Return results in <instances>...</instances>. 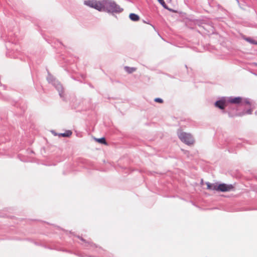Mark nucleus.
I'll list each match as a JSON object with an SVG mask.
<instances>
[{
  "instance_id": "nucleus-7",
  "label": "nucleus",
  "mask_w": 257,
  "mask_h": 257,
  "mask_svg": "<svg viewBox=\"0 0 257 257\" xmlns=\"http://www.w3.org/2000/svg\"><path fill=\"white\" fill-rule=\"evenodd\" d=\"M129 17L131 20L135 21V22L138 21L140 19L139 16L138 15L134 14V13H131Z\"/></svg>"
},
{
  "instance_id": "nucleus-12",
  "label": "nucleus",
  "mask_w": 257,
  "mask_h": 257,
  "mask_svg": "<svg viewBox=\"0 0 257 257\" xmlns=\"http://www.w3.org/2000/svg\"><path fill=\"white\" fill-rule=\"evenodd\" d=\"M97 142H98L99 143L103 144H106V142L105 141V139L104 138H101L100 139H96Z\"/></svg>"
},
{
  "instance_id": "nucleus-16",
  "label": "nucleus",
  "mask_w": 257,
  "mask_h": 257,
  "mask_svg": "<svg viewBox=\"0 0 257 257\" xmlns=\"http://www.w3.org/2000/svg\"><path fill=\"white\" fill-rule=\"evenodd\" d=\"M206 184H207V189H209V190H212V184H211L208 182Z\"/></svg>"
},
{
  "instance_id": "nucleus-1",
  "label": "nucleus",
  "mask_w": 257,
  "mask_h": 257,
  "mask_svg": "<svg viewBox=\"0 0 257 257\" xmlns=\"http://www.w3.org/2000/svg\"><path fill=\"white\" fill-rule=\"evenodd\" d=\"M84 5L94 8L98 11H105L110 13H120L123 11L119 5L113 0H87L84 2Z\"/></svg>"
},
{
  "instance_id": "nucleus-4",
  "label": "nucleus",
  "mask_w": 257,
  "mask_h": 257,
  "mask_svg": "<svg viewBox=\"0 0 257 257\" xmlns=\"http://www.w3.org/2000/svg\"><path fill=\"white\" fill-rule=\"evenodd\" d=\"M233 186L231 184H226L224 183L220 184L218 185L217 189L221 192H227L232 190Z\"/></svg>"
},
{
  "instance_id": "nucleus-18",
  "label": "nucleus",
  "mask_w": 257,
  "mask_h": 257,
  "mask_svg": "<svg viewBox=\"0 0 257 257\" xmlns=\"http://www.w3.org/2000/svg\"><path fill=\"white\" fill-rule=\"evenodd\" d=\"M81 239L82 240H84V239H83L82 238H81Z\"/></svg>"
},
{
  "instance_id": "nucleus-15",
  "label": "nucleus",
  "mask_w": 257,
  "mask_h": 257,
  "mask_svg": "<svg viewBox=\"0 0 257 257\" xmlns=\"http://www.w3.org/2000/svg\"><path fill=\"white\" fill-rule=\"evenodd\" d=\"M154 100L156 102L162 103L163 102V99L160 98H156Z\"/></svg>"
},
{
  "instance_id": "nucleus-10",
  "label": "nucleus",
  "mask_w": 257,
  "mask_h": 257,
  "mask_svg": "<svg viewBox=\"0 0 257 257\" xmlns=\"http://www.w3.org/2000/svg\"><path fill=\"white\" fill-rule=\"evenodd\" d=\"M72 135V132L70 131H67L64 133H61L60 134V136L64 137H69Z\"/></svg>"
},
{
  "instance_id": "nucleus-14",
  "label": "nucleus",
  "mask_w": 257,
  "mask_h": 257,
  "mask_svg": "<svg viewBox=\"0 0 257 257\" xmlns=\"http://www.w3.org/2000/svg\"><path fill=\"white\" fill-rule=\"evenodd\" d=\"M158 1L164 8H167V5L164 0H158Z\"/></svg>"
},
{
  "instance_id": "nucleus-5",
  "label": "nucleus",
  "mask_w": 257,
  "mask_h": 257,
  "mask_svg": "<svg viewBox=\"0 0 257 257\" xmlns=\"http://www.w3.org/2000/svg\"><path fill=\"white\" fill-rule=\"evenodd\" d=\"M227 101V98L225 97H222L221 99L217 101L215 103V105L217 107L219 108L220 109H224L225 106H226V103Z\"/></svg>"
},
{
  "instance_id": "nucleus-11",
  "label": "nucleus",
  "mask_w": 257,
  "mask_h": 257,
  "mask_svg": "<svg viewBox=\"0 0 257 257\" xmlns=\"http://www.w3.org/2000/svg\"><path fill=\"white\" fill-rule=\"evenodd\" d=\"M252 109L249 108V109H248L246 111L242 112L241 114H237V115L241 116L242 115H244L245 114H250L252 113Z\"/></svg>"
},
{
  "instance_id": "nucleus-3",
  "label": "nucleus",
  "mask_w": 257,
  "mask_h": 257,
  "mask_svg": "<svg viewBox=\"0 0 257 257\" xmlns=\"http://www.w3.org/2000/svg\"><path fill=\"white\" fill-rule=\"evenodd\" d=\"M178 136L182 142L188 145H192L194 142L193 138L190 134L180 132H178Z\"/></svg>"
},
{
  "instance_id": "nucleus-9",
  "label": "nucleus",
  "mask_w": 257,
  "mask_h": 257,
  "mask_svg": "<svg viewBox=\"0 0 257 257\" xmlns=\"http://www.w3.org/2000/svg\"><path fill=\"white\" fill-rule=\"evenodd\" d=\"M244 39L251 44L257 45V41H255L254 40L252 39L250 37H245L244 38Z\"/></svg>"
},
{
  "instance_id": "nucleus-13",
  "label": "nucleus",
  "mask_w": 257,
  "mask_h": 257,
  "mask_svg": "<svg viewBox=\"0 0 257 257\" xmlns=\"http://www.w3.org/2000/svg\"><path fill=\"white\" fill-rule=\"evenodd\" d=\"M241 104H249L250 105V102H249V99H248V98H245L243 101H241Z\"/></svg>"
},
{
  "instance_id": "nucleus-8",
  "label": "nucleus",
  "mask_w": 257,
  "mask_h": 257,
  "mask_svg": "<svg viewBox=\"0 0 257 257\" xmlns=\"http://www.w3.org/2000/svg\"><path fill=\"white\" fill-rule=\"evenodd\" d=\"M125 70L128 73H132L136 70V68L135 67H130L128 66L124 67Z\"/></svg>"
},
{
  "instance_id": "nucleus-2",
  "label": "nucleus",
  "mask_w": 257,
  "mask_h": 257,
  "mask_svg": "<svg viewBox=\"0 0 257 257\" xmlns=\"http://www.w3.org/2000/svg\"><path fill=\"white\" fill-rule=\"evenodd\" d=\"M47 79L49 83H51L55 87L59 92L60 96L61 98H63V88L62 85L50 74L48 75Z\"/></svg>"
},
{
  "instance_id": "nucleus-6",
  "label": "nucleus",
  "mask_w": 257,
  "mask_h": 257,
  "mask_svg": "<svg viewBox=\"0 0 257 257\" xmlns=\"http://www.w3.org/2000/svg\"><path fill=\"white\" fill-rule=\"evenodd\" d=\"M227 101L228 102H230L231 103L233 104H239L241 102L242 98L241 97H230L228 98H227Z\"/></svg>"
},
{
  "instance_id": "nucleus-17",
  "label": "nucleus",
  "mask_w": 257,
  "mask_h": 257,
  "mask_svg": "<svg viewBox=\"0 0 257 257\" xmlns=\"http://www.w3.org/2000/svg\"><path fill=\"white\" fill-rule=\"evenodd\" d=\"M217 187H218V185L212 184V190H217V191H218V189H217Z\"/></svg>"
}]
</instances>
